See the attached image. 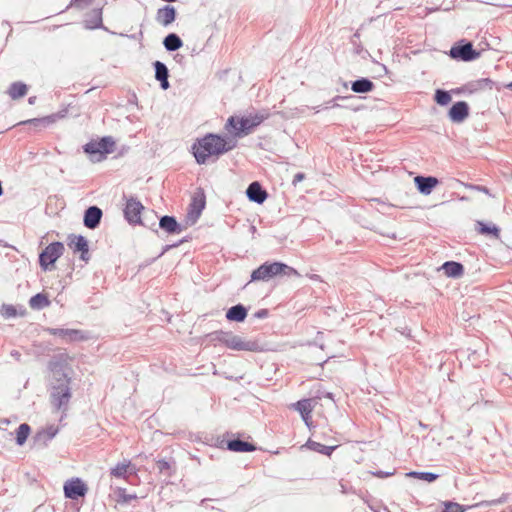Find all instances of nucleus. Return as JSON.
Segmentation results:
<instances>
[{
	"instance_id": "nucleus-1",
	"label": "nucleus",
	"mask_w": 512,
	"mask_h": 512,
	"mask_svg": "<svg viewBox=\"0 0 512 512\" xmlns=\"http://www.w3.org/2000/svg\"><path fill=\"white\" fill-rule=\"evenodd\" d=\"M236 145L233 140H226L217 134H207L192 146L193 155L198 164H206L210 159L215 161L219 156L232 150Z\"/></svg>"
},
{
	"instance_id": "nucleus-2",
	"label": "nucleus",
	"mask_w": 512,
	"mask_h": 512,
	"mask_svg": "<svg viewBox=\"0 0 512 512\" xmlns=\"http://www.w3.org/2000/svg\"><path fill=\"white\" fill-rule=\"evenodd\" d=\"M278 275L300 276L293 267L281 262H265L251 274V281H268Z\"/></svg>"
},
{
	"instance_id": "nucleus-3",
	"label": "nucleus",
	"mask_w": 512,
	"mask_h": 512,
	"mask_svg": "<svg viewBox=\"0 0 512 512\" xmlns=\"http://www.w3.org/2000/svg\"><path fill=\"white\" fill-rule=\"evenodd\" d=\"M267 118V114L255 113L237 119L231 116L226 124V128H232L236 136L247 135L260 125Z\"/></svg>"
},
{
	"instance_id": "nucleus-4",
	"label": "nucleus",
	"mask_w": 512,
	"mask_h": 512,
	"mask_svg": "<svg viewBox=\"0 0 512 512\" xmlns=\"http://www.w3.org/2000/svg\"><path fill=\"white\" fill-rule=\"evenodd\" d=\"M65 250L62 242L50 243L39 255V264L44 271L51 270L54 263L63 255Z\"/></svg>"
},
{
	"instance_id": "nucleus-5",
	"label": "nucleus",
	"mask_w": 512,
	"mask_h": 512,
	"mask_svg": "<svg viewBox=\"0 0 512 512\" xmlns=\"http://www.w3.org/2000/svg\"><path fill=\"white\" fill-rule=\"evenodd\" d=\"M449 56L452 59L470 62L480 57V52L473 48L471 42L461 40L451 47Z\"/></svg>"
},
{
	"instance_id": "nucleus-6",
	"label": "nucleus",
	"mask_w": 512,
	"mask_h": 512,
	"mask_svg": "<svg viewBox=\"0 0 512 512\" xmlns=\"http://www.w3.org/2000/svg\"><path fill=\"white\" fill-rule=\"evenodd\" d=\"M50 398L51 404L56 410L65 411L71 399L70 386L66 384L51 383Z\"/></svg>"
},
{
	"instance_id": "nucleus-7",
	"label": "nucleus",
	"mask_w": 512,
	"mask_h": 512,
	"mask_svg": "<svg viewBox=\"0 0 512 512\" xmlns=\"http://www.w3.org/2000/svg\"><path fill=\"white\" fill-rule=\"evenodd\" d=\"M67 362L61 357L50 361L49 368L52 372V382L56 384H70V377L66 372Z\"/></svg>"
},
{
	"instance_id": "nucleus-8",
	"label": "nucleus",
	"mask_w": 512,
	"mask_h": 512,
	"mask_svg": "<svg viewBox=\"0 0 512 512\" xmlns=\"http://www.w3.org/2000/svg\"><path fill=\"white\" fill-rule=\"evenodd\" d=\"M144 210L142 203L134 197H130L126 201L124 208V217L130 224H142L141 212Z\"/></svg>"
},
{
	"instance_id": "nucleus-9",
	"label": "nucleus",
	"mask_w": 512,
	"mask_h": 512,
	"mask_svg": "<svg viewBox=\"0 0 512 512\" xmlns=\"http://www.w3.org/2000/svg\"><path fill=\"white\" fill-rule=\"evenodd\" d=\"M64 495L68 499L77 500L87 493V486L80 478L70 479L64 484Z\"/></svg>"
},
{
	"instance_id": "nucleus-10",
	"label": "nucleus",
	"mask_w": 512,
	"mask_h": 512,
	"mask_svg": "<svg viewBox=\"0 0 512 512\" xmlns=\"http://www.w3.org/2000/svg\"><path fill=\"white\" fill-rule=\"evenodd\" d=\"M229 349L235 351H249V352H258L261 351L260 344L255 340H246L238 335L232 333L229 345Z\"/></svg>"
},
{
	"instance_id": "nucleus-11",
	"label": "nucleus",
	"mask_w": 512,
	"mask_h": 512,
	"mask_svg": "<svg viewBox=\"0 0 512 512\" xmlns=\"http://www.w3.org/2000/svg\"><path fill=\"white\" fill-rule=\"evenodd\" d=\"M68 239V246L73 249L74 252H80L81 260L87 262L90 258L87 239L82 235H70Z\"/></svg>"
},
{
	"instance_id": "nucleus-12",
	"label": "nucleus",
	"mask_w": 512,
	"mask_h": 512,
	"mask_svg": "<svg viewBox=\"0 0 512 512\" xmlns=\"http://www.w3.org/2000/svg\"><path fill=\"white\" fill-rule=\"evenodd\" d=\"M46 331L49 334L59 336L68 342L82 341L87 338L84 332L78 329L47 328Z\"/></svg>"
},
{
	"instance_id": "nucleus-13",
	"label": "nucleus",
	"mask_w": 512,
	"mask_h": 512,
	"mask_svg": "<svg viewBox=\"0 0 512 512\" xmlns=\"http://www.w3.org/2000/svg\"><path fill=\"white\" fill-rule=\"evenodd\" d=\"M102 210L97 206H90L84 212L83 222L88 229H96L102 219Z\"/></svg>"
},
{
	"instance_id": "nucleus-14",
	"label": "nucleus",
	"mask_w": 512,
	"mask_h": 512,
	"mask_svg": "<svg viewBox=\"0 0 512 512\" xmlns=\"http://www.w3.org/2000/svg\"><path fill=\"white\" fill-rule=\"evenodd\" d=\"M448 115L451 121L460 123L468 117L469 106L465 101H458L452 105Z\"/></svg>"
},
{
	"instance_id": "nucleus-15",
	"label": "nucleus",
	"mask_w": 512,
	"mask_h": 512,
	"mask_svg": "<svg viewBox=\"0 0 512 512\" xmlns=\"http://www.w3.org/2000/svg\"><path fill=\"white\" fill-rule=\"evenodd\" d=\"M246 195L250 201L257 204H262L268 197L266 190L257 181L249 184Z\"/></svg>"
},
{
	"instance_id": "nucleus-16",
	"label": "nucleus",
	"mask_w": 512,
	"mask_h": 512,
	"mask_svg": "<svg viewBox=\"0 0 512 512\" xmlns=\"http://www.w3.org/2000/svg\"><path fill=\"white\" fill-rule=\"evenodd\" d=\"M176 15V9L173 6L165 5L157 10L155 19L159 24L167 27L175 21Z\"/></svg>"
},
{
	"instance_id": "nucleus-17",
	"label": "nucleus",
	"mask_w": 512,
	"mask_h": 512,
	"mask_svg": "<svg viewBox=\"0 0 512 512\" xmlns=\"http://www.w3.org/2000/svg\"><path fill=\"white\" fill-rule=\"evenodd\" d=\"M414 182L418 191L423 195H429L439 183L438 179L433 176H416Z\"/></svg>"
},
{
	"instance_id": "nucleus-18",
	"label": "nucleus",
	"mask_w": 512,
	"mask_h": 512,
	"mask_svg": "<svg viewBox=\"0 0 512 512\" xmlns=\"http://www.w3.org/2000/svg\"><path fill=\"white\" fill-rule=\"evenodd\" d=\"M84 27L86 29L92 30V29H98L103 28L106 30V28L103 26L102 22V9L101 8H95L89 11L85 15V19L83 21Z\"/></svg>"
},
{
	"instance_id": "nucleus-19",
	"label": "nucleus",
	"mask_w": 512,
	"mask_h": 512,
	"mask_svg": "<svg viewBox=\"0 0 512 512\" xmlns=\"http://www.w3.org/2000/svg\"><path fill=\"white\" fill-rule=\"evenodd\" d=\"M159 227L168 234H179L183 231L182 226L173 216H162L159 220Z\"/></svg>"
},
{
	"instance_id": "nucleus-20",
	"label": "nucleus",
	"mask_w": 512,
	"mask_h": 512,
	"mask_svg": "<svg viewBox=\"0 0 512 512\" xmlns=\"http://www.w3.org/2000/svg\"><path fill=\"white\" fill-rule=\"evenodd\" d=\"M292 408L298 411L307 426H309V420L311 419V412L313 410L311 399H302L292 404Z\"/></svg>"
},
{
	"instance_id": "nucleus-21",
	"label": "nucleus",
	"mask_w": 512,
	"mask_h": 512,
	"mask_svg": "<svg viewBox=\"0 0 512 512\" xmlns=\"http://www.w3.org/2000/svg\"><path fill=\"white\" fill-rule=\"evenodd\" d=\"M155 69V78L160 82V86L163 90H167L170 87L168 77L169 71L167 66L161 61H155L153 63Z\"/></svg>"
},
{
	"instance_id": "nucleus-22",
	"label": "nucleus",
	"mask_w": 512,
	"mask_h": 512,
	"mask_svg": "<svg viewBox=\"0 0 512 512\" xmlns=\"http://www.w3.org/2000/svg\"><path fill=\"white\" fill-rule=\"evenodd\" d=\"M441 269L447 277L451 278H459L464 274V266L455 261H446L441 266Z\"/></svg>"
},
{
	"instance_id": "nucleus-23",
	"label": "nucleus",
	"mask_w": 512,
	"mask_h": 512,
	"mask_svg": "<svg viewBox=\"0 0 512 512\" xmlns=\"http://www.w3.org/2000/svg\"><path fill=\"white\" fill-rule=\"evenodd\" d=\"M64 117L63 114L57 113V114H51L42 118H33L29 119L27 121H23L20 124H28L33 125L35 127H47L53 123H55L58 119Z\"/></svg>"
},
{
	"instance_id": "nucleus-24",
	"label": "nucleus",
	"mask_w": 512,
	"mask_h": 512,
	"mask_svg": "<svg viewBox=\"0 0 512 512\" xmlns=\"http://www.w3.org/2000/svg\"><path fill=\"white\" fill-rule=\"evenodd\" d=\"M58 433V428L54 426H49L46 429L39 431L35 437L34 441L37 445L46 446L48 442H50Z\"/></svg>"
},
{
	"instance_id": "nucleus-25",
	"label": "nucleus",
	"mask_w": 512,
	"mask_h": 512,
	"mask_svg": "<svg viewBox=\"0 0 512 512\" xmlns=\"http://www.w3.org/2000/svg\"><path fill=\"white\" fill-rule=\"evenodd\" d=\"M190 207L191 211L189 212V215L194 216V218L197 219L205 208V195L203 191H199L193 196Z\"/></svg>"
},
{
	"instance_id": "nucleus-26",
	"label": "nucleus",
	"mask_w": 512,
	"mask_h": 512,
	"mask_svg": "<svg viewBox=\"0 0 512 512\" xmlns=\"http://www.w3.org/2000/svg\"><path fill=\"white\" fill-rule=\"evenodd\" d=\"M246 317L247 309L242 304L234 305L226 312V318L229 321L243 322Z\"/></svg>"
},
{
	"instance_id": "nucleus-27",
	"label": "nucleus",
	"mask_w": 512,
	"mask_h": 512,
	"mask_svg": "<svg viewBox=\"0 0 512 512\" xmlns=\"http://www.w3.org/2000/svg\"><path fill=\"white\" fill-rule=\"evenodd\" d=\"M227 448L230 451L234 452H252L256 450L254 444L241 440V439H233L227 442Z\"/></svg>"
},
{
	"instance_id": "nucleus-28",
	"label": "nucleus",
	"mask_w": 512,
	"mask_h": 512,
	"mask_svg": "<svg viewBox=\"0 0 512 512\" xmlns=\"http://www.w3.org/2000/svg\"><path fill=\"white\" fill-rule=\"evenodd\" d=\"M374 88V83L368 78H360L352 82L351 89L355 93H368Z\"/></svg>"
},
{
	"instance_id": "nucleus-29",
	"label": "nucleus",
	"mask_w": 512,
	"mask_h": 512,
	"mask_svg": "<svg viewBox=\"0 0 512 512\" xmlns=\"http://www.w3.org/2000/svg\"><path fill=\"white\" fill-rule=\"evenodd\" d=\"M163 45L167 51L174 52L183 46V41L176 33H170L164 38Z\"/></svg>"
},
{
	"instance_id": "nucleus-30",
	"label": "nucleus",
	"mask_w": 512,
	"mask_h": 512,
	"mask_svg": "<svg viewBox=\"0 0 512 512\" xmlns=\"http://www.w3.org/2000/svg\"><path fill=\"white\" fill-rule=\"evenodd\" d=\"M28 91V87L23 82H14L10 85L8 89V95L13 99H19L26 95Z\"/></svg>"
},
{
	"instance_id": "nucleus-31",
	"label": "nucleus",
	"mask_w": 512,
	"mask_h": 512,
	"mask_svg": "<svg viewBox=\"0 0 512 512\" xmlns=\"http://www.w3.org/2000/svg\"><path fill=\"white\" fill-rule=\"evenodd\" d=\"M84 152L89 154L93 162H100L104 159L97 141H91L84 145Z\"/></svg>"
},
{
	"instance_id": "nucleus-32",
	"label": "nucleus",
	"mask_w": 512,
	"mask_h": 512,
	"mask_svg": "<svg viewBox=\"0 0 512 512\" xmlns=\"http://www.w3.org/2000/svg\"><path fill=\"white\" fill-rule=\"evenodd\" d=\"M305 446L312 451H315V452H318L320 454L327 455V456H330L332 454V452L337 447V446H326L319 442L313 441L311 439H309L306 442Z\"/></svg>"
},
{
	"instance_id": "nucleus-33",
	"label": "nucleus",
	"mask_w": 512,
	"mask_h": 512,
	"mask_svg": "<svg viewBox=\"0 0 512 512\" xmlns=\"http://www.w3.org/2000/svg\"><path fill=\"white\" fill-rule=\"evenodd\" d=\"M29 305L32 309L41 310L50 305V301L43 293H38L32 296L29 300Z\"/></svg>"
},
{
	"instance_id": "nucleus-34",
	"label": "nucleus",
	"mask_w": 512,
	"mask_h": 512,
	"mask_svg": "<svg viewBox=\"0 0 512 512\" xmlns=\"http://www.w3.org/2000/svg\"><path fill=\"white\" fill-rule=\"evenodd\" d=\"M476 226H477L476 230L480 234H483V235L492 234L496 239H498L500 237V230L495 225H488L482 221H477Z\"/></svg>"
},
{
	"instance_id": "nucleus-35",
	"label": "nucleus",
	"mask_w": 512,
	"mask_h": 512,
	"mask_svg": "<svg viewBox=\"0 0 512 512\" xmlns=\"http://www.w3.org/2000/svg\"><path fill=\"white\" fill-rule=\"evenodd\" d=\"M492 85L493 81L491 79L483 78L467 84L466 89H468L469 92L472 93L486 88L492 89Z\"/></svg>"
},
{
	"instance_id": "nucleus-36",
	"label": "nucleus",
	"mask_w": 512,
	"mask_h": 512,
	"mask_svg": "<svg viewBox=\"0 0 512 512\" xmlns=\"http://www.w3.org/2000/svg\"><path fill=\"white\" fill-rule=\"evenodd\" d=\"M97 145H99L102 156L106 157V154L113 152L115 141L111 136H106L97 141Z\"/></svg>"
},
{
	"instance_id": "nucleus-37",
	"label": "nucleus",
	"mask_w": 512,
	"mask_h": 512,
	"mask_svg": "<svg viewBox=\"0 0 512 512\" xmlns=\"http://www.w3.org/2000/svg\"><path fill=\"white\" fill-rule=\"evenodd\" d=\"M231 335L232 332L230 331L219 330L209 334L208 337L210 338L211 341L220 342L228 348Z\"/></svg>"
},
{
	"instance_id": "nucleus-38",
	"label": "nucleus",
	"mask_w": 512,
	"mask_h": 512,
	"mask_svg": "<svg viewBox=\"0 0 512 512\" xmlns=\"http://www.w3.org/2000/svg\"><path fill=\"white\" fill-rule=\"evenodd\" d=\"M407 477L416 478L419 480L426 481L428 483L434 482L439 478L438 474L432 473V472H418V471H411L406 473Z\"/></svg>"
},
{
	"instance_id": "nucleus-39",
	"label": "nucleus",
	"mask_w": 512,
	"mask_h": 512,
	"mask_svg": "<svg viewBox=\"0 0 512 512\" xmlns=\"http://www.w3.org/2000/svg\"><path fill=\"white\" fill-rule=\"evenodd\" d=\"M30 431H31V429L28 424L22 423L19 425V427L16 430V443L19 446H22L26 442V440L30 434Z\"/></svg>"
},
{
	"instance_id": "nucleus-40",
	"label": "nucleus",
	"mask_w": 512,
	"mask_h": 512,
	"mask_svg": "<svg viewBox=\"0 0 512 512\" xmlns=\"http://www.w3.org/2000/svg\"><path fill=\"white\" fill-rule=\"evenodd\" d=\"M130 466V463H118L115 467H113L110 471L111 475L116 478H124L126 476L127 470Z\"/></svg>"
},
{
	"instance_id": "nucleus-41",
	"label": "nucleus",
	"mask_w": 512,
	"mask_h": 512,
	"mask_svg": "<svg viewBox=\"0 0 512 512\" xmlns=\"http://www.w3.org/2000/svg\"><path fill=\"white\" fill-rule=\"evenodd\" d=\"M435 101L441 105H447L451 101V95L448 91L438 89L435 92Z\"/></svg>"
},
{
	"instance_id": "nucleus-42",
	"label": "nucleus",
	"mask_w": 512,
	"mask_h": 512,
	"mask_svg": "<svg viewBox=\"0 0 512 512\" xmlns=\"http://www.w3.org/2000/svg\"><path fill=\"white\" fill-rule=\"evenodd\" d=\"M0 314L6 318H13L17 315L16 308L13 305L10 304H3L0 309Z\"/></svg>"
},
{
	"instance_id": "nucleus-43",
	"label": "nucleus",
	"mask_w": 512,
	"mask_h": 512,
	"mask_svg": "<svg viewBox=\"0 0 512 512\" xmlns=\"http://www.w3.org/2000/svg\"><path fill=\"white\" fill-rule=\"evenodd\" d=\"M444 506H445V509L443 510V512H464L465 511L463 506L456 502L447 501L444 503Z\"/></svg>"
},
{
	"instance_id": "nucleus-44",
	"label": "nucleus",
	"mask_w": 512,
	"mask_h": 512,
	"mask_svg": "<svg viewBox=\"0 0 512 512\" xmlns=\"http://www.w3.org/2000/svg\"><path fill=\"white\" fill-rule=\"evenodd\" d=\"M119 498L121 502L128 503L131 500H134L137 498L135 494H127L125 489L119 490Z\"/></svg>"
},
{
	"instance_id": "nucleus-45",
	"label": "nucleus",
	"mask_w": 512,
	"mask_h": 512,
	"mask_svg": "<svg viewBox=\"0 0 512 512\" xmlns=\"http://www.w3.org/2000/svg\"><path fill=\"white\" fill-rule=\"evenodd\" d=\"M157 467H158L159 471L162 473L165 470L170 469V464L166 460H159L157 462Z\"/></svg>"
},
{
	"instance_id": "nucleus-46",
	"label": "nucleus",
	"mask_w": 512,
	"mask_h": 512,
	"mask_svg": "<svg viewBox=\"0 0 512 512\" xmlns=\"http://www.w3.org/2000/svg\"><path fill=\"white\" fill-rule=\"evenodd\" d=\"M340 99H344L343 97L341 96H336L335 98H333L331 101L327 102L326 103V106L325 108L326 109H329V108H333V107H338L339 105L336 103L337 100H340Z\"/></svg>"
},
{
	"instance_id": "nucleus-47",
	"label": "nucleus",
	"mask_w": 512,
	"mask_h": 512,
	"mask_svg": "<svg viewBox=\"0 0 512 512\" xmlns=\"http://www.w3.org/2000/svg\"><path fill=\"white\" fill-rule=\"evenodd\" d=\"M304 178H305V174L304 173L299 172V173L295 174L294 178H293V181H292L293 185H297V183H299L302 180H304Z\"/></svg>"
},
{
	"instance_id": "nucleus-48",
	"label": "nucleus",
	"mask_w": 512,
	"mask_h": 512,
	"mask_svg": "<svg viewBox=\"0 0 512 512\" xmlns=\"http://www.w3.org/2000/svg\"><path fill=\"white\" fill-rule=\"evenodd\" d=\"M268 315V310L267 309H261L259 311H257L254 316L256 318H266Z\"/></svg>"
},
{
	"instance_id": "nucleus-49",
	"label": "nucleus",
	"mask_w": 512,
	"mask_h": 512,
	"mask_svg": "<svg viewBox=\"0 0 512 512\" xmlns=\"http://www.w3.org/2000/svg\"><path fill=\"white\" fill-rule=\"evenodd\" d=\"M393 474H394L393 472H383V471H378V472L374 473V475H376L380 478H386V477L392 476Z\"/></svg>"
},
{
	"instance_id": "nucleus-50",
	"label": "nucleus",
	"mask_w": 512,
	"mask_h": 512,
	"mask_svg": "<svg viewBox=\"0 0 512 512\" xmlns=\"http://www.w3.org/2000/svg\"><path fill=\"white\" fill-rule=\"evenodd\" d=\"M11 356L14 357L16 360L20 361L21 353L19 351L13 350L11 352Z\"/></svg>"
},
{
	"instance_id": "nucleus-51",
	"label": "nucleus",
	"mask_w": 512,
	"mask_h": 512,
	"mask_svg": "<svg viewBox=\"0 0 512 512\" xmlns=\"http://www.w3.org/2000/svg\"><path fill=\"white\" fill-rule=\"evenodd\" d=\"M178 245H179V244L167 245V246L163 249V251H162L161 255H162L163 253H165L166 251H168L170 248L177 247Z\"/></svg>"
},
{
	"instance_id": "nucleus-52",
	"label": "nucleus",
	"mask_w": 512,
	"mask_h": 512,
	"mask_svg": "<svg viewBox=\"0 0 512 512\" xmlns=\"http://www.w3.org/2000/svg\"><path fill=\"white\" fill-rule=\"evenodd\" d=\"M340 488H341V492L343 494H347L348 493V490H347L346 486L342 482H340Z\"/></svg>"
},
{
	"instance_id": "nucleus-53",
	"label": "nucleus",
	"mask_w": 512,
	"mask_h": 512,
	"mask_svg": "<svg viewBox=\"0 0 512 512\" xmlns=\"http://www.w3.org/2000/svg\"><path fill=\"white\" fill-rule=\"evenodd\" d=\"M506 500V495H503L500 499L493 501V503H503Z\"/></svg>"
},
{
	"instance_id": "nucleus-54",
	"label": "nucleus",
	"mask_w": 512,
	"mask_h": 512,
	"mask_svg": "<svg viewBox=\"0 0 512 512\" xmlns=\"http://www.w3.org/2000/svg\"><path fill=\"white\" fill-rule=\"evenodd\" d=\"M35 101H36V96H31V97H29V99H28V103H29V104H31V105H32V104H34V103H35Z\"/></svg>"
},
{
	"instance_id": "nucleus-55",
	"label": "nucleus",
	"mask_w": 512,
	"mask_h": 512,
	"mask_svg": "<svg viewBox=\"0 0 512 512\" xmlns=\"http://www.w3.org/2000/svg\"><path fill=\"white\" fill-rule=\"evenodd\" d=\"M477 189H478L479 191H482V192L488 193V189H487L486 187H483V186H481V187H480V186H478V187H477Z\"/></svg>"
},
{
	"instance_id": "nucleus-56",
	"label": "nucleus",
	"mask_w": 512,
	"mask_h": 512,
	"mask_svg": "<svg viewBox=\"0 0 512 512\" xmlns=\"http://www.w3.org/2000/svg\"><path fill=\"white\" fill-rule=\"evenodd\" d=\"M375 512H390V510L388 508H386V507H383L380 510L375 511Z\"/></svg>"
},
{
	"instance_id": "nucleus-57",
	"label": "nucleus",
	"mask_w": 512,
	"mask_h": 512,
	"mask_svg": "<svg viewBox=\"0 0 512 512\" xmlns=\"http://www.w3.org/2000/svg\"><path fill=\"white\" fill-rule=\"evenodd\" d=\"M505 88L512 90V81L505 85Z\"/></svg>"
},
{
	"instance_id": "nucleus-58",
	"label": "nucleus",
	"mask_w": 512,
	"mask_h": 512,
	"mask_svg": "<svg viewBox=\"0 0 512 512\" xmlns=\"http://www.w3.org/2000/svg\"><path fill=\"white\" fill-rule=\"evenodd\" d=\"M325 397L333 400V394L332 393H326Z\"/></svg>"
},
{
	"instance_id": "nucleus-59",
	"label": "nucleus",
	"mask_w": 512,
	"mask_h": 512,
	"mask_svg": "<svg viewBox=\"0 0 512 512\" xmlns=\"http://www.w3.org/2000/svg\"><path fill=\"white\" fill-rule=\"evenodd\" d=\"M3 195V187H2V182L0 181V196Z\"/></svg>"
}]
</instances>
